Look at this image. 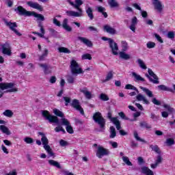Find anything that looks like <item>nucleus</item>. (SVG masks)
Wrapping results in <instances>:
<instances>
[{
	"instance_id": "nucleus-1",
	"label": "nucleus",
	"mask_w": 175,
	"mask_h": 175,
	"mask_svg": "<svg viewBox=\"0 0 175 175\" xmlns=\"http://www.w3.org/2000/svg\"><path fill=\"white\" fill-rule=\"evenodd\" d=\"M53 113L55 116L51 115L47 110L41 111L43 118H44L46 121H49V124H56V125H61V122H59V119H58V117H61V118H64L65 117V115L58 109H54Z\"/></svg>"
},
{
	"instance_id": "nucleus-2",
	"label": "nucleus",
	"mask_w": 175,
	"mask_h": 175,
	"mask_svg": "<svg viewBox=\"0 0 175 175\" xmlns=\"http://www.w3.org/2000/svg\"><path fill=\"white\" fill-rule=\"evenodd\" d=\"M93 120L98 125L101 131H105L106 129V119L102 116V113H100V112L94 113L93 116Z\"/></svg>"
},
{
	"instance_id": "nucleus-3",
	"label": "nucleus",
	"mask_w": 175,
	"mask_h": 175,
	"mask_svg": "<svg viewBox=\"0 0 175 175\" xmlns=\"http://www.w3.org/2000/svg\"><path fill=\"white\" fill-rule=\"evenodd\" d=\"M125 90H133V91H135L137 94H138L136 96V99L138 101H142L145 103V105H150V101L142 94H139V90H137V88L135 87L133 85L131 84H127L125 85Z\"/></svg>"
},
{
	"instance_id": "nucleus-4",
	"label": "nucleus",
	"mask_w": 175,
	"mask_h": 175,
	"mask_svg": "<svg viewBox=\"0 0 175 175\" xmlns=\"http://www.w3.org/2000/svg\"><path fill=\"white\" fill-rule=\"evenodd\" d=\"M0 90L4 91V92H17L18 89L14 87L13 83H0ZM5 90H7L5 91ZM2 92L0 90V93Z\"/></svg>"
},
{
	"instance_id": "nucleus-5",
	"label": "nucleus",
	"mask_w": 175,
	"mask_h": 175,
	"mask_svg": "<svg viewBox=\"0 0 175 175\" xmlns=\"http://www.w3.org/2000/svg\"><path fill=\"white\" fill-rule=\"evenodd\" d=\"M70 69L72 75L75 76H77V75H81V73H84L83 69L80 68L79 63H77V62L74 59L70 62Z\"/></svg>"
},
{
	"instance_id": "nucleus-6",
	"label": "nucleus",
	"mask_w": 175,
	"mask_h": 175,
	"mask_svg": "<svg viewBox=\"0 0 175 175\" xmlns=\"http://www.w3.org/2000/svg\"><path fill=\"white\" fill-rule=\"evenodd\" d=\"M102 40H104L105 42L108 40L112 54H113V55H118V45L114 42V40L107 37H103Z\"/></svg>"
},
{
	"instance_id": "nucleus-7",
	"label": "nucleus",
	"mask_w": 175,
	"mask_h": 175,
	"mask_svg": "<svg viewBox=\"0 0 175 175\" xmlns=\"http://www.w3.org/2000/svg\"><path fill=\"white\" fill-rule=\"evenodd\" d=\"M3 21L6 25V27H8V28L11 31H12V32H14L16 35H17V36H23V34H21V33H20L18 30L16 29L17 28V23L16 22H14V23H12L10 21L9 22L6 18H3Z\"/></svg>"
},
{
	"instance_id": "nucleus-8",
	"label": "nucleus",
	"mask_w": 175,
	"mask_h": 175,
	"mask_svg": "<svg viewBox=\"0 0 175 175\" xmlns=\"http://www.w3.org/2000/svg\"><path fill=\"white\" fill-rule=\"evenodd\" d=\"M148 74H146L145 76L148 79L149 81L153 84H159V78L155 75L154 71L150 68H148Z\"/></svg>"
},
{
	"instance_id": "nucleus-9",
	"label": "nucleus",
	"mask_w": 175,
	"mask_h": 175,
	"mask_svg": "<svg viewBox=\"0 0 175 175\" xmlns=\"http://www.w3.org/2000/svg\"><path fill=\"white\" fill-rule=\"evenodd\" d=\"M14 12L19 14V16H25L26 17H30V16H32V12L27 11L21 5L15 8Z\"/></svg>"
},
{
	"instance_id": "nucleus-10",
	"label": "nucleus",
	"mask_w": 175,
	"mask_h": 175,
	"mask_svg": "<svg viewBox=\"0 0 175 175\" xmlns=\"http://www.w3.org/2000/svg\"><path fill=\"white\" fill-rule=\"evenodd\" d=\"M71 107H73L77 111L80 112L82 116H84V109L80 105V101L77 99L72 100V103L70 104Z\"/></svg>"
},
{
	"instance_id": "nucleus-11",
	"label": "nucleus",
	"mask_w": 175,
	"mask_h": 175,
	"mask_svg": "<svg viewBox=\"0 0 175 175\" xmlns=\"http://www.w3.org/2000/svg\"><path fill=\"white\" fill-rule=\"evenodd\" d=\"M109 154H110L109 149H106L103 146H98L96 155L100 159L102 157L109 155Z\"/></svg>"
},
{
	"instance_id": "nucleus-12",
	"label": "nucleus",
	"mask_w": 175,
	"mask_h": 175,
	"mask_svg": "<svg viewBox=\"0 0 175 175\" xmlns=\"http://www.w3.org/2000/svg\"><path fill=\"white\" fill-rule=\"evenodd\" d=\"M60 124L62 125H65L66 130L68 133H70V135H73V133H75V131H73V127H72V126L70 125V122L68 121V119L62 118Z\"/></svg>"
},
{
	"instance_id": "nucleus-13",
	"label": "nucleus",
	"mask_w": 175,
	"mask_h": 175,
	"mask_svg": "<svg viewBox=\"0 0 175 175\" xmlns=\"http://www.w3.org/2000/svg\"><path fill=\"white\" fill-rule=\"evenodd\" d=\"M67 2H68L70 3V5H71V6H72V8H75V9H77V10H78V12H81L83 14V10L81 8H80V6H81V5H83V2L81 0H75V3H73V1H70V0H68Z\"/></svg>"
},
{
	"instance_id": "nucleus-14",
	"label": "nucleus",
	"mask_w": 175,
	"mask_h": 175,
	"mask_svg": "<svg viewBox=\"0 0 175 175\" xmlns=\"http://www.w3.org/2000/svg\"><path fill=\"white\" fill-rule=\"evenodd\" d=\"M0 46L3 54H5L6 55H12V51L10 50V44L9 43L5 42L1 44Z\"/></svg>"
},
{
	"instance_id": "nucleus-15",
	"label": "nucleus",
	"mask_w": 175,
	"mask_h": 175,
	"mask_svg": "<svg viewBox=\"0 0 175 175\" xmlns=\"http://www.w3.org/2000/svg\"><path fill=\"white\" fill-rule=\"evenodd\" d=\"M153 5L154 6V9L159 12V13H162L163 11V8L165 6L162 5V2L159 0H153Z\"/></svg>"
},
{
	"instance_id": "nucleus-16",
	"label": "nucleus",
	"mask_w": 175,
	"mask_h": 175,
	"mask_svg": "<svg viewBox=\"0 0 175 175\" xmlns=\"http://www.w3.org/2000/svg\"><path fill=\"white\" fill-rule=\"evenodd\" d=\"M27 5L29 6V8H32L33 9H36L40 12H43V7L40 5L38 3L33 1H27Z\"/></svg>"
},
{
	"instance_id": "nucleus-17",
	"label": "nucleus",
	"mask_w": 175,
	"mask_h": 175,
	"mask_svg": "<svg viewBox=\"0 0 175 175\" xmlns=\"http://www.w3.org/2000/svg\"><path fill=\"white\" fill-rule=\"evenodd\" d=\"M103 31L104 32H107V33H109V35H116L117 33V30L110 26V25H104Z\"/></svg>"
},
{
	"instance_id": "nucleus-18",
	"label": "nucleus",
	"mask_w": 175,
	"mask_h": 175,
	"mask_svg": "<svg viewBox=\"0 0 175 175\" xmlns=\"http://www.w3.org/2000/svg\"><path fill=\"white\" fill-rule=\"evenodd\" d=\"M38 65L40 68H42L44 75H50L51 73V69H53L51 66L47 64H39Z\"/></svg>"
},
{
	"instance_id": "nucleus-19",
	"label": "nucleus",
	"mask_w": 175,
	"mask_h": 175,
	"mask_svg": "<svg viewBox=\"0 0 175 175\" xmlns=\"http://www.w3.org/2000/svg\"><path fill=\"white\" fill-rule=\"evenodd\" d=\"M85 12L88 14V17H89L90 21L94 20V10L90 5H86L85 7Z\"/></svg>"
},
{
	"instance_id": "nucleus-20",
	"label": "nucleus",
	"mask_w": 175,
	"mask_h": 175,
	"mask_svg": "<svg viewBox=\"0 0 175 175\" xmlns=\"http://www.w3.org/2000/svg\"><path fill=\"white\" fill-rule=\"evenodd\" d=\"M66 14L67 16H69V17H81L83 16V14L80 12H75L71 10H67L66 12Z\"/></svg>"
},
{
	"instance_id": "nucleus-21",
	"label": "nucleus",
	"mask_w": 175,
	"mask_h": 175,
	"mask_svg": "<svg viewBox=\"0 0 175 175\" xmlns=\"http://www.w3.org/2000/svg\"><path fill=\"white\" fill-rule=\"evenodd\" d=\"M136 25H137V18L134 16L131 20V25L129 26L131 31L136 32Z\"/></svg>"
},
{
	"instance_id": "nucleus-22",
	"label": "nucleus",
	"mask_w": 175,
	"mask_h": 175,
	"mask_svg": "<svg viewBox=\"0 0 175 175\" xmlns=\"http://www.w3.org/2000/svg\"><path fill=\"white\" fill-rule=\"evenodd\" d=\"M78 40H80L82 43L88 46V47H92V42L84 37H78Z\"/></svg>"
},
{
	"instance_id": "nucleus-23",
	"label": "nucleus",
	"mask_w": 175,
	"mask_h": 175,
	"mask_svg": "<svg viewBox=\"0 0 175 175\" xmlns=\"http://www.w3.org/2000/svg\"><path fill=\"white\" fill-rule=\"evenodd\" d=\"M38 135L40 136H42L41 142L42 143V145L44 146L49 145V139H47V137H46V134L42 132H38Z\"/></svg>"
},
{
	"instance_id": "nucleus-24",
	"label": "nucleus",
	"mask_w": 175,
	"mask_h": 175,
	"mask_svg": "<svg viewBox=\"0 0 175 175\" xmlns=\"http://www.w3.org/2000/svg\"><path fill=\"white\" fill-rule=\"evenodd\" d=\"M111 122L116 125L117 131H120L121 129V122L118 120V118L114 117L111 119Z\"/></svg>"
},
{
	"instance_id": "nucleus-25",
	"label": "nucleus",
	"mask_w": 175,
	"mask_h": 175,
	"mask_svg": "<svg viewBox=\"0 0 175 175\" xmlns=\"http://www.w3.org/2000/svg\"><path fill=\"white\" fill-rule=\"evenodd\" d=\"M68 18H64L63 21V23H62V27L64 28V29H65L66 31H67V32H71L72 31V27L69 25H68Z\"/></svg>"
},
{
	"instance_id": "nucleus-26",
	"label": "nucleus",
	"mask_w": 175,
	"mask_h": 175,
	"mask_svg": "<svg viewBox=\"0 0 175 175\" xmlns=\"http://www.w3.org/2000/svg\"><path fill=\"white\" fill-rule=\"evenodd\" d=\"M119 57L121 59H124L125 61H128V59H131V55L127 54L126 53L124 52V51L119 53Z\"/></svg>"
},
{
	"instance_id": "nucleus-27",
	"label": "nucleus",
	"mask_w": 175,
	"mask_h": 175,
	"mask_svg": "<svg viewBox=\"0 0 175 175\" xmlns=\"http://www.w3.org/2000/svg\"><path fill=\"white\" fill-rule=\"evenodd\" d=\"M139 88H140V90H142L145 92V94L147 95V96H148V98L154 97V94H152V92L151 90H150L149 89H148L147 88L140 86Z\"/></svg>"
},
{
	"instance_id": "nucleus-28",
	"label": "nucleus",
	"mask_w": 175,
	"mask_h": 175,
	"mask_svg": "<svg viewBox=\"0 0 175 175\" xmlns=\"http://www.w3.org/2000/svg\"><path fill=\"white\" fill-rule=\"evenodd\" d=\"M159 91H167V92H174L173 89L167 88L165 85H159L157 86Z\"/></svg>"
},
{
	"instance_id": "nucleus-29",
	"label": "nucleus",
	"mask_w": 175,
	"mask_h": 175,
	"mask_svg": "<svg viewBox=\"0 0 175 175\" xmlns=\"http://www.w3.org/2000/svg\"><path fill=\"white\" fill-rule=\"evenodd\" d=\"M0 131L2 132V133H5L8 136L12 135V133L10 132V130H9V128H8L5 125H0Z\"/></svg>"
},
{
	"instance_id": "nucleus-30",
	"label": "nucleus",
	"mask_w": 175,
	"mask_h": 175,
	"mask_svg": "<svg viewBox=\"0 0 175 175\" xmlns=\"http://www.w3.org/2000/svg\"><path fill=\"white\" fill-rule=\"evenodd\" d=\"M141 170H142V173L143 174L154 175V172L151 170H150V168H148V167H142Z\"/></svg>"
},
{
	"instance_id": "nucleus-31",
	"label": "nucleus",
	"mask_w": 175,
	"mask_h": 175,
	"mask_svg": "<svg viewBox=\"0 0 175 175\" xmlns=\"http://www.w3.org/2000/svg\"><path fill=\"white\" fill-rule=\"evenodd\" d=\"M31 16L36 17L38 21H44V16L42 15L41 14H38L35 12H31Z\"/></svg>"
},
{
	"instance_id": "nucleus-32",
	"label": "nucleus",
	"mask_w": 175,
	"mask_h": 175,
	"mask_svg": "<svg viewBox=\"0 0 175 175\" xmlns=\"http://www.w3.org/2000/svg\"><path fill=\"white\" fill-rule=\"evenodd\" d=\"M133 77L135 79V81H146L144 78L142 77L139 75H137L136 72H132Z\"/></svg>"
},
{
	"instance_id": "nucleus-33",
	"label": "nucleus",
	"mask_w": 175,
	"mask_h": 175,
	"mask_svg": "<svg viewBox=\"0 0 175 175\" xmlns=\"http://www.w3.org/2000/svg\"><path fill=\"white\" fill-rule=\"evenodd\" d=\"M81 92H82V94H83L85 96V98H87V99H91V98H92L91 92H90L88 90H87V88H83V90H80Z\"/></svg>"
},
{
	"instance_id": "nucleus-34",
	"label": "nucleus",
	"mask_w": 175,
	"mask_h": 175,
	"mask_svg": "<svg viewBox=\"0 0 175 175\" xmlns=\"http://www.w3.org/2000/svg\"><path fill=\"white\" fill-rule=\"evenodd\" d=\"M48 163L51 166H54L55 167H57V169H61V165H59L58 161H55V160H49Z\"/></svg>"
},
{
	"instance_id": "nucleus-35",
	"label": "nucleus",
	"mask_w": 175,
	"mask_h": 175,
	"mask_svg": "<svg viewBox=\"0 0 175 175\" xmlns=\"http://www.w3.org/2000/svg\"><path fill=\"white\" fill-rule=\"evenodd\" d=\"M107 2L110 8H118L120 6V4L116 0H108Z\"/></svg>"
},
{
	"instance_id": "nucleus-36",
	"label": "nucleus",
	"mask_w": 175,
	"mask_h": 175,
	"mask_svg": "<svg viewBox=\"0 0 175 175\" xmlns=\"http://www.w3.org/2000/svg\"><path fill=\"white\" fill-rule=\"evenodd\" d=\"M109 129H110L109 137H110V139H114V137H116V136H117V133L116 132V128H114V126H110Z\"/></svg>"
},
{
	"instance_id": "nucleus-37",
	"label": "nucleus",
	"mask_w": 175,
	"mask_h": 175,
	"mask_svg": "<svg viewBox=\"0 0 175 175\" xmlns=\"http://www.w3.org/2000/svg\"><path fill=\"white\" fill-rule=\"evenodd\" d=\"M13 111L10 109H6L4 112H3V116H5V117H8V118H12L13 117Z\"/></svg>"
},
{
	"instance_id": "nucleus-38",
	"label": "nucleus",
	"mask_w": 175,
	"mask_h": 175,
	"mask_svg": "<svg viewBox=\"0 0 175 175\" xmlns=\"http://www.w3.org/2000/svg\"><path fill=\"white\" fill-rule=\"evenodd\" d=\"M137 63L138 64V65H139V68H141V69H144V70H146V69H147V66H146V64H144V62H143V60H142V59H137Z\"/></svg>"
},
{
	"instance_id": "nucleus-39",
	"label": "nucleus",
	"mask_w": 175,
	"mask_h": 175,
	"mask_svg": "<svg viewBox=\"0 0 175 175\" xmlns=\"http://www.w3.org/2000/svg\"><path fill=\"white\" fill-rule=\"evenodd\" d=\"M134 137L137 140V142H141L142 143H144L145 144L147 143V142L139 137V134L137 133V131L134 132Z\"/></svg>"
},
{
	"instance_id": "nucleus-40",
	"label": "nucleus",
	"mask_w": 175,
	"mask_h": 175,
	"mask_svg": "<svg viewBox=\"0 0 175 175\" xmlns=\"http://www.w3.org/2000/svg\"><path fill=\"white\" fill-rule=\"evenodd\" d=\"M111 79H113V70H111L107 73L105 79L103 81V83L110 81V80H111Z\"/></svg>"
},
{
	"instance_id": "nucleus-41",
	"label": "nucleus",
	"mask_w": 175,
	"mask_h": 175,
	"mask_svg": "<svg viewBox=\"0 0 175 175\" xmlns=\"http://www.w3.org/2000/svg\"><path fill=\"white\" fill-rule=\"evenodd\" d=\"M174 143H175L174 139H173V138H167L165 140V144L168 147H170V146H173L174 144Z\"/></svg>"
},
{
	"instance_id": "nucleus-42",
	"label": "nucleus",
	"mask_w": 175,
	"mask_h": 175,
	"mask_svg": "<svg viewBox=\"0 0 175 175\" xmlns=\"http://www.w3.org/2000/svg\"><path fill=\"white\" fill-rule=\"evenodd\" d=\"M122 161L123 162H124V163H126V165H127V166H133V164H132V162H131V161H129V158H128V157H122Z\"/></svg>"
},
{
	"instance_id": "nucleus-43",
	"label": "nucleus",
	"mask_w": 175,
	"mask_h": 175,
	"mask_svg": "<svg viewBox=\"0 0 175 175\" xmlns=\"http://www.w3.org/2000/svg\"><path fill=\"white\" fill-rule=\"evenodd\" d=\"M58 50L60 53H64L65 54H70V50L66 47H59Z\"/></svg>"
},
{
	"instance_id": "nucleus-44",
	"label": "nucleus",
	"mask_w": 175,
	"mask_h": 175,
	"mask_svg": "<svg viewBox=\"0 0 175 175\" xmlns=\"http://www.w3.org/2000/svg\"><path fill=\"white\" fill-rule=\"evenodd\" d=\"M139 125L142 128H146V129H151L152 128L151 124H148L146 122H142Z\"/></svg>"
},
{
	"instance_id": "nucleus-45",
	"label": "nucleus",
	"mask_w": 175,
	"mask_h": 175,
	"mask_svg": "<svg viewBox=\"0 0 175 175\" xmlns=\"http://www.w3.org/2000/svg\"><path fill=\"white\" fill-rule=\"evenodd\" d=\"M150 148L152 150V151H154V152H157V154H161V151H159V147H158L157 145H150Z\"/></svg>"
},
{
	"instance_id": "nucleus-46",
	"label": "nucleus",
	"mask_w": 175,
	"mask_h": 175,
	"mask_svg": "<svg viewBox=\"0 0 175 175\" xmlns=\"http://www.w3.org/2000/svg\"><path fill=\"white\" fill-rule=\"evenodd\" d=\"M163 107L166 109L169 113H174V108L171 107L170 105L164 104Z\"/></svg>"
},
{
	"instance_id": "nucleus-47",
	"label": "nucleus",
	"mask_w": 175,
	"mask_h": 175,
	"mask_svg": "<svg viewBox=\"0 0 175 175\" xmlns=\"http://www.w3.org/2000/svg\"><path fill=\"white\" fill-rule=\"evenodd\" d=\"M100 99L101 100H103L104 102H107V100H109V96L105 94H103L102 93L100 95Z\"/></svg>"
},
{
	"instance_id": "nucleus-48",
	"label": "nucleus",
	"mask_w": 175,
	"mask_h": 175,
	"mask_svg": "<svg viewBox=\"0 0 175 175\" xmlns=\"http://www.w3.org/2000/svg\"><path fill=\"white\" fill-rule=\"evenodd\" d=\"M24 142L27 143V144H32L33 143V139L29 137H26L24 138Z\"/></svg>"
},
{
	"instance_id": "nucleus-49",
	"label": "nucleus",
	"mask_w": 175,
	"mask_h": 175,
	"mask_svg": "<svg viewBox=\"0 0 175 175\" xmlns=\"http://www.w3.org/2000/svg\"><path fill=\"white\" fill-rule=\"evenodd\" d=\"M155 46H156L155 42H151V41L148 42L146 44V47L148 49H154Z\"/></svg>"
},
{
	"instance_id": "nucleus-50",
	"label": "nucleus",
	"mask_w": 175,
	"mask_h": 175,
	"mask_svg": "<svg viewBox=\"0 0 175 175\" xmlns=\"http://www.w3.org/2000/svg\"><path fill=\"white\" fill-rule=\"evenodd\" d=\"M122 51H126V50H128V43L126 42V41L122 42Z\"/></svg>"
},
{
	"instance_id": "nucleus-51",
	"label": "nucleus",
	"mask_w": 175,
	"mask_h": 175,
	"mask_svg": "<svg viewBox=\"0 0 175 175\" xmlns=\"http://www.w3.org/2000/svg\"><path fill=\"white\" fill-rule=\"evenodd\" d=\"M67 81L69 84H73V83H75V77L72 75H68L67 77Z\"/></svg>"
},
{
	"instance_id": "nucleus-52",
	"label": "nucleus",
	"mask_w": 175,
	"mask_h": 175,
	"mask_svg": "<svg viewBox=\"0 0 175 175\" xmlns=\"http://www.w3.org/2000/svg\"><path fill=\"white\" fill-rule=\"evenodd\" d=\"M153 36H154V38L157 39V40H158V42H159L160 43H163V40H162V38L158 33H154L153 34Z\"/></svg>"
},
{
	"instance_id": "nucleus-53",
	"label": "nucleus",
	"mask_w": 175,
	"mask_h": 175,
	"mask_svg": "<svg viewBox=\"0 0 175 175\" xmlns=\"http://www.w3.org/2000/svg\"><path fill=\"white\" fill-rule=\"evenodd\" d=\"M82 59H89V61H91L92 57H91V54L86 53L82 55Z\"/></svg>"
},
{
	"instance_id": "nucleus-54",
	"label": "nucleus",
	"mask_w": 175,
	"mask_h": 175,
	"mask_svg": "<svg viewBox=\"0 0 175 175\" xmlns=\"http://www.w3.org/2000/svg\"><path fill=\"white\" fill-rule=\"evenodd\" d=\"M63 99L65 101V106H69V103H70V102L72 101L70 98L66 97V96H64Z\"/></svg>"
},
{
	"instance_id": "nucleus-55",
	"label": "nucleus",
	"mask_w": 175,
	"mask_h": 175,
	"mask_svg": "<svg viewBox=\"0 0 175 175\" xmlns=\"http://www.w3.org/2000/svg\"><path fill=\"white\" fill-rule=\"evenodd\" d=\"M96 10H97L98 13H103L106 10V8L103 6H98L96 8Z\"/></svg>"
},
{
	"instance_id": "nucleus-56",
	"label": "nucleus",
	"mask_w": 175,
	"mask_h": 175,
	"mask_svg": "<svg viewBox=\"0 0 175 175\" xmlns=\"http://www.w3.org/2000/svg\"><path fill=\"white\" fill-rule=\"evenodd\" d=\"M5 1V3L8 5V8H12L13 6V0H3Z\"/></svg>"
},
{
	"instance_id": "nucleus-57",
	"label": "nucleus",
	"mask_w": 175,
	"mask_h": 175,
	"mask_svg": "<svg viewBox=\"0 0 175 175\" xmlns=\"http://www.w3.org/2000/svg\"><path fill=\"white\" fill-rule=\"evenodd\" d=\"M155 163L160 165V163H162V156L161 154H159L157 157V159L155 161Z\"/></svg>"
},
{
	"instance_id": "nucleus-58",
	"label": "nucleus",
	"mask_w": 175,
	"mask_h": 175,
	"mask_svg": "<svg viewBox=\"0 0 175 175\" xmlns=\"http://www.w3.org/2000/svg\"><path fill=\"white\" fill-rule=\"evenodd\" d=\"M167 37L169 39H174V31H168L167 33Z\"/></svg>"
},
{
	"instance_id": "nucleus-59",
	"label": "nucleus",
	"mask_w": 175,
	"mask_h": 175,
	"mask_svg": "<svg viewBox=\"0 0 175 175\" xmlns=\"http://www.w3.org/2000/svg\"><path fill=\"white\" fill-rule=\"evenodd\" d=\"M118 116H120L122 120H129V118L128 117H126V116H125V113L124 112H119Z\"/></svg>"
},
{
	"instance_id": "nucleus-60",
	"label": "nucleus",
	"mask_w": 175,
	"mask_h": 175,
	"mask_svg": "<svg viewBox=\"0 0 175 175\" xmlns=\"http://www.w3.org/2000/svg\"><path fill=\"white\" fill-rule=\"evenodd\" d=\"M152 102L154 105H156V106H161V101L158 100L157 98H153L152 99Z\"/></svg>"
},
{
	"instance_id": "nucleus-61",
	"label": "nucleus",
	"mask_w": 175,
	"mask_h": 175,
	"mask_svg": "<svg viewBox=\"0 0 175 175\" xmlns=\"http://www.w3.org/2000/svg\"><path fill=\"white\" fill-rule=\"evenodd\" d=\"M53 24L57 27H61V22H59L57 18H53Z\"/></svg>"
},
{
	"instance_id": "nucleus-62",
	"label": "nucleus",
	"mask_w": 175,
	"mask_h": 175,
	"mask_svg": "<svg viewBox=\"0 0 175 175\" xmlns=\"http://www.w3.org/2000/svg\"><path fill=\"white\" fill-rule=\"evenodd\" d=\"M56 81H57V77H55V76L51 77L49 83H51V84H55Z\"/></svg>"
},
{
	"instance_id": "nucleus-63",
	"label": "nucleus",
	"mask_w": 175,
	"mask_h": 175,
	"mask_svg": "<svg viewBox=\"0 0 175 175\" xmlns=\"http://www.w3.org/2000/svg\"><path fill=\"white\" fill-rule=\"evenodd\" d=\"M109 144L113 147V148H117L118 147V144L116 142H109Z\"/></svg>"
},
{
	"instance_id": "nucleus-64",
	"label": "nucleus",
	"mask_w": 175,
	"mask_h": 175,
	"mask_svg": "<svg viewBox=\"0 0 175 175\" xmlns=\"http://www.w3.org/2000/svg\"><path fill=\"white\" fill-rule=\"evenodd\" d=\"M150 118H152V120H153V121H157L158 118H159L158 116H157V115H155L154 113H152L150 114Z\"/></svg>"
}]
</instances>
